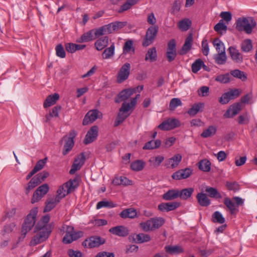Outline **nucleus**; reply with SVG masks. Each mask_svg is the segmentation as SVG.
Masks as SVG:
<instances>
[{"mask_svg": "<svg viewBox=\"0 0 257 257\" xmlns=\"http://www.w3.org/2000/svg\"><path fill=\"white\" fill-rule=\"evenodd\" d=\"M49 221V215H46L38 222L34 230L36 234L30 241V245L35 246L48 238L52 232L51 226L48 223Z\"/></svg>", "mask_w": 257, "mask_h": 257, "instance_id": "1", "label": "nucleus"}, {"mask_svg": "<svg viewBox=\"0 0 257 257\" xmlns=\"http://www.w3.org/2000/svg\"><path fill=\"white\" fill-rule=\"evenodd\" d=\"M60 232L62 234L66 233L63 238V242L65 244L70 243L73 241L77 240L82 234L81 231H74L73 226L66 224H64L62 226L60 229Z\"/></svg>", "mask_w": 257, "mask_h": 257, "instance_id": "2", "label": "nucleus"}, {"mask_svg": "<svg viewBox=\"0 0 257 257\" xmlns=\"http://www.w3.org/2000/svg\"><path fill=\"white\" fill-rule=\"evenodd\" d=\"M236 28L239 31H244L246 34H250L256 26V22L251 17L239 18L236 21Z\"/></svg>", "mask_w": 257, "mask_h": 257, "instance_id": "3", "label": "nucleus"}, {"mask_svg": "<svg viewBox=\"0 0 257 257\" xmlns=\"http://www.w3.org/2000/svg\"><path fill=\"white\" fill-rule=\"evenodd\" d=\"M37 213L38 208L34 207L31 210L30 213L27 215L22 227L21 232L23 237H25L27 232L31 230L34 226L36 221Z\"/></svg>", "mask_w": 257, "mask_h": 257, "instance_id": "4", "label": "nucleus"}, {"mask_svg": "<svg viewBox=\"0 0 257 257\" xmlns=\"http://www.w3.org/2000/svg\"><path fill=\"white\" fill-rule=\"evenodd\" d=\"M130 105L128 104V102H124L122 103L114 123L115 126H117L121 123L131 114L133 108Z\"/></svg>", "mask_w": 257, "mask_h": 257, "instance_id": "5", "label": "nucleus"}, {"mask_svg": "<svg viewBox=\"0 0 257 257\" xmlns=\"http://www.w3.org/2000/svg\"><path fill=\"white\" fill-rule=\"evenodd\" d=\"M158 32V27L156 26L150 27L147 30L142 45L147 47L151 45L155 40Z\"/></svg>", "mask_w": 257, "mask_h": 257, "instance_id": "6", "label": "nucleus"}, {"mask_svg": "<svg viewBox=\"0 0 257 257\" xmlns=\"http://www.w3.org/2000/svg\"><path fill=\"white\" fill-rule=\"evenodd\" d=\"M130 69L131 65L128 63H125L121 66L117 75V83H121L128 78Z\"/></svg>", "mask_w": 257, "mask_h": 257, "instance_id": "7", "label": "nucleus"}, {"mask_svg": "<svg viewBox=\"0 0 257 257\" xmlns=\"http://www.w3.org/2000/svg\"><path fill=\"white\" fill-rule=\"evenodd\" d=\"M49 189V187L47 184H43L39 187L34 193L31 202L35 203L39 201L47 193Z\"/></svg>", "mask_w": 257, "mask_h": 257, "instance_id": "8", "label": "nucleus"}, {"mask_svg": "<svg viewBox=\"0 0 257 257\" xmlns=\"http://www.w3.org/2000/svg\"><path fill=\"white\" fill-rule=\"evenodd\" d=\"M180 125V123L178 119L176 118H169L159 124L158 127L163 131H169Z\"/></svg>", "mask_w": 257, "mask_h": 257, "instance_id": "9", "label": "nucleus"}, {"mask_svg": "<svg viewBox=\"0 0 257 257\" xmlns=\"http://www.w3.org/2000/svg\"><path fill=\"white\" fill-rule=\"evenodd\" d=\"M193 173V170L190 168L182 169L175 172L172 175L174 180H180L189 178Z\"/></svg>", "mask_w": 257, "mask_h": 257, "instance_id": "10", "label": "nucleus"}, {"mask_svg": "<svg viewBox=\"0 0 257 257\" xmlns=\"http://www.w3.org/2000/svg\"><path fill=\"white\" fill-rule=\"evenodd\" d=\"M105 241V239L100 236H91L89 239L85 240L83 245L90 248H93L104 244Z\"/></svg>", "mask_w": 257, "mask_h": 257, "instance_id": "11", "label": "nucleus"}, {"mask_svg": "<svg viewBox=\"0 0 257 257\" xmlns=\"http://www.w3.org/2000/svg\"><path fill=\"white\" fill-rule=\"evenodd\" d=\"M98 126L96 125L92 126L85 136V138L83 141L84 144L87 145L94 141L98 136Z\"/></svg>", "mask_w": 257, "mask_h": 257, "instance_id": "12", "label": "nucleus"}, {"mask_svg": "<svg viewBox=\"0 0 257 257\" xmlns=\"http://www.w3.org/2000/svg\"><path fill=\"white\" fill-rule=\"evenodd\" d=\"M99 115H102V114L98 110L94 109L88 111L83 119V124L86 125L93 122L99 117Z\"/></svg>", "mask_w": 257, "mask_h": 257, "instance_id": "13", "label": "nucleus"}, {"mask_svg": "<svg viewBox=\"0 0 257 257\" xmlns=\"http://www.w3.org/2000/svg\"><path fill=\"white\" fill-rule=\"evenodd\" d=\"M241 103L240 102L235 103L231 105L224 114L225 118L233 117L237 114L242 109Z\"/></svg>", "mask_w": 257, "mask_h": 257, "instance_id": "14", "label": "nucleus"}, {"mask_svg": "<svg viewBox=\"0 0 257 257\" xmlns=\"http://www.w3.org/2000/svg\"><path fill=\"white\" fill-rule=\"evenodd\" d=\"M136 92V89H125L122 90L118 94L117 97L115 99L116 103H119L121 101L127 100L134 93Z\"/></svg>", "mask_w": 257, "mask_h": 257, "instance_id": "15", "label": "nucleus"}, {"mask_svg": "<svg viewBox=\"0 0 257 257\" xmlns=\"http://www.w3.org/2000/svg\"><path fill=\"white\" fill-rule=\"evenodd\" d=\"M180 206V203L178 202H170L162 203L158 205V209L161 211H170L174 210Z\"/></svg>", "mask_w": 257, "mask_h": 257, "instance_id": "16", "label": "nucleus"}, {"mask_svg": "<svg viewBox=\"0 0 257 257\" xmlns=\"http://www.w3.org/2000/svg\"><path fill=\"white\" fill-rule=\"evenodd\" d=\"M182 159L181 155L177 154L166 161L165 166L167 168H175L181 162Z\"/></svg>", "mask_w": 257, "mask_h": 257, "instance_id": "17", "label": "nucleus"}, {"mask_svg": "<svg viewBox=\"0 0 257 257\" xmlns=\"http://www.w3.org/2000/svg\"><path fill=\"white\" fill-rule=\"evenodd\" d=\"M193 42V38L191 34L189 35L186 38L185 43L181 49L179 51V54L180 55L186 54L191 49Z\"/></svg>", "mask_w": 257, "mask_h": 257, "instance_id": "18", "label": "nucleus"}, {"mask_svg": "<svg viewBox=\"0 0 257 257\" xmlns=\"http://www.w3.org/2000/svg\"><path fill=\"white\" fill-rule=\"evenodd\" d=\"M109 231L113 234L122 237L126 236L129 233L128 229L123 226L111 227Z\"/></svg>", "mask_w": 257, "mask_h": 257, "instance_id": "19", "label": "nucleus"}, {"mask_svg": "<svg viewBox=\"0 0 257 257\" xmlns=\"http://www.w3.org/2000/svg\"><path fill=\"white\" fill-rule=\"evenodd\" d=\"M231 59L237 63H240L243 60L242 55L239 51L234 47L231 46L228 49Z\"/></svg>", "mask_w": 257, "mask_h": 257, "instance_id": "20", "label": "nucleus"}, {"mask_svg": "<svg viewBox=\"0 0 257 257\" xmlns=\"http://www.w3.org/2000/svg\"><path fill=\"white\" fill-rule=\"evenodd\" d=\"M120 217L123 219H134L137 217V211L133 208H129L123 210L119 214Z\"/></svg>", "mask_w": 257, "mask_h": 257, "instance_id": "21", "label": "nucleus"}, {"mask_svg": "<svg viewBox=\"0 0 257 257\" xmlns=\"http://www.w3.org/2000/svg\"><path fill=\"white\" fill-rule=\"evenodd\" d=\"M233 200H231L228 197H225L224 199L223 203L226 207L229 210L230 213L232 215L236 214L238 211V208L236 207V205L233 202Z\"/></svg>", "mask_w": 257, "mask_h": 257, "instance_id": "22", "label": "nucleus"}, {"mask_svg": "<svg viewBox=\"0 0 257 257\" xmlns=\"http://www.w3.org/2000/svg\"><path fill=\"white\" fill-rule=\"evenodd\" d=\"M109 38L107 36L101 37L98 39L94 43L95 47L98 51H101L105 48L108 44Z\"/></svg>", "mask_w": 257, "mask_h": 257, "instance_id": "23", "label": "nucleus"}, {"mask_svg": "<svg viewBox=\"0 0 257 257\" xmlns=\"http://www.w3.org/2000/svg\"><path fill=\"white\" fill-rule=\"evenodd\" d=\"M199 205L203 207H207L210 204V200L207 197L206 194L203 193H199L196 196Z\"/></svg>", "mask_w": 257, "mask_h": 257, "instance_id": "24", "label": "nucleus"}, {"mask_svg": "<svg viewBox=\"0 0 257 257\" xmlns=\"http://www.w3.org/2000/svg\"><path fill=\"white\" fill-rule=\"evenodd\" d=\"M179 190L177 189H171L163 194L162 198L165 200H172L179 197Z\"/></svg>", "mask_w": 257, "mask_h": 257, "instance_id": "25", "label": "nucleus"}, {"mask_svg": "<svg viewBox=\"0 0 257 257\" xmlns=\"http://www.w3.org/2000/svg\"><path fill=\"white\" fill-rule=\"evenodd\" d=\"M59 98V95L58 93H54L53 95H49L44 102V107L47 108L54 105Z\"/></svg>", "mask_w": 257, "mask_h": 257, "instance_id": "26", "label": "nucleus"}, {"mask_svg": "<svg viewBox=\"0 0 257 257\" xmlns=\"http://www.w3.org/2000/svg\"><path fill=\"white\" fill-rule=\"evenodd\" d=\"M197 165L199 169L203 172H208L211 170V162L206 159L200 161Z\"/></svg>", "mask_w": 257, "mask_h": 257, "instance_id": "27", "label": "nucleus"}, {"mask_svg": "<svg viewBox=\"0 0 257 257\" xmlns=\"http://www.w3.org/2000/svg\"><path fill=\"white\" fill-rule=\"evenodd\" d=\"M59 197H55L53 198L48 199L46 202V206L44 208L45 212H49L53 209L56 205L60 201Z\"/></svg>", "mask_w": 257, "mask_h": 257, "instance_id": "28", "label": "nucleus"}, {"mask_svg": "<svg viewBox=\"0 0 257 257\" xmlns=\"http://www.w3.org/2000/svg\"><path fill=\"white\" fill-rule=\"evenodd\" d=\"M204 106L203 103H195L188 110V113L191 116H194L199 111H202Z\"/></svg>", "mask_w": 257, "mask_h": 257, "instance_id": "29", "label": "nucleus"}, {"mask_svg": "<svg viewBox=\"0 0 257 257\" xmlns=\"http://www.w3.org/2000/svg\"><path fill=\"white\" fill-rule=\"evenodd\" d=\"M157 53L155 47L149 49L146 54L145 60L150 61V62H154L157 60Z\"/></svg>", "mask_w": 257, "mask_h": 257, "instance_id": "30", "label": "nucleus"}, {"mask_svg": "<svg viewBox=\"0 0 257 257\" xmlns=\"http://www.w3.org/2000/svg\"><path fill=\"white\" fill-rule=\"evenodd\" d=\"M193 191V188L183 189L181 191L179 190V197L183 200H187L191 196Z\"/></svg>", "mask_w": 257, "mask_h": 257, "instance_id": "31", "label": "nucleus"}, {"mask_svg": "<svg viewBox=\"0 0 257 257\" xmlns=\"http://www.w3.org/2000/svg\"><path fill=\"white\" fill-rule=\"evenodd\" d=\"M164 160V157L163 156H158L155 157H151L149 162L150 165L154 168L158 167Z\"/></svg>", "mask_w": 257, "mask_h": 257, "instance_id": "32", "label": "nucleus"}, {"mask_svg": "<svg viewBox=\"0 0 257 257\" xmlns=\"http://www.w3.org/2000/svg\"><path fill=\"white\" fill-rule=\"evenodd\" d=\"M145 166V162L143 160H138L132 162L131 164V168L135 171L142 170Z\"/></svg>", "mask_w": 257, "mask_h": 257, "instance_id": "33", "label": "nucleus"}, {"mask_svg": "<svg viewBox=\"0 0 257 257\" xmlns=\"http://www.w3.org/2000/svg\"><path fill=\"white\" fill-rule=\"evenodd\" d=\"M114 43H112L109 48H107L104 50L102 54V58L105 59H108L111 58L114 55Z\"/></svg>", "mask_w": 257, "mask_h": 257, "instance_id": "34", "label": "nucleus"}, {"mask_svg": "<svg viewBox=\"0 0 257 257\" xmlns=\"http://www.w3.org/2000/svg\"><path fill=\"white\" fill-rule=\"evenodd\" d=\"M151 220L154 230L159 229L165 223V219L162 217H153Z\"/></svg>", "mask_w": 257, "mask_h": 257, "instance_id": "35", "label": "nucleus"}, {"mask_svg": "<svg viewBox=\"0 0 257 257\" xmlns=\"http://www.w3.org/2000/svg\"><path fill=\"white\" fill-rule=\"evenodd\" d=\"M41 183V181H40L39 179L37 177V176H35L30 180L28 184V186L26 189V192L27 194L29 193L31 190L34 188L37 185Z\"/></svg>", "mask_w": 257, "mask_h": 257, "instance_id": "36", "label": "nucleus"}, {"mask_svg": "<svg viewBox=\"0 0 257 257\" xmlns=\"http://www.w3.org/2000/svg\"><path fill=\"white\" fill-rule=\"evenodd\" d=\"M93 30L89 31L85 33H84L79 40H77L78 42H87L92 40L95 39L94 36L92 35Z\"/></svg>", "mask_w": 257, "mask_h": 257, "instance_id": "37", "label": "nucleus"}, {"mask_svg": "<svg viewBox=\"0 0 257 257\" xmlns=\"http://www.w3.org/2000/svg\"><path fill=\"white\" fill-rule=\"evenodd\" d=\"M216 132V128L213 125H210L201 133V136L205 138L210 137L214 135Z\"/></svg>", "mask_w": 257, "mask_h": 257, "instance_id": "38", "label": "nucleus"}, {"mask_svg": "<svg viewBox=\"0 0 257 257\" xmlns=\"http://www.w3.org/2000/svg\"><path fill=\"white\" fill-rule=\"evenodd\" d=\"M139 225L140 228L145 232L154 231L151 219L146 221L141 222Z\"/></svg>", "mask_w": 257, "mask_h": 257, "instance_id": "39", "label": "nucleus"}, {"mask_svg": "<svg viewBox=\"0 0 257 257\" xmlns=\"http://www.w3.org/2000/svg\"><path fill=\"white\" fill-rule=\"evenodd\" d=\"M205 191L208 193L209 196L211 198H221L222 197L220 193L214 188L207 187Z\"/></svg>", "mask_w": 257, "mask_h": 257, "instance_id": "40", "label": "nucleus"}, {"mask_svg": "<svg viewBox=\"0 0 257 257\" xmlns=\"http://www.w3.org/2000/svg\"><path fill=\"white\" fill-rule=\"evenodd\" d=\"M151 237L149 234L143 233L137 234L135 238L136 242L139 243L148 242L151 240Z\"/></svg>", "mask_w": 257, "mask_h": 257, "instance_id": "41", "label": "nucleus"}, {"mask_svg": "<svg viewBox=\"0 0 257 257\" xmlns=\"http://www.w3.org/2000/svg\"><path fill=\"white\" fill-rule=\"evenodd\" d=\"M165 250L171 254L180 253L183 251L182 247L179 245L166 246Z\"/></svg>", "mask_w": 257, "mask_h": 257, "instance_id": "42", "label": "nucleus"}, {"mask_svg": "<svg viewBox=\"0 0 257 257\" xmlns=\"http://www.w3.org/2000/svg\"><path fill=\"white\" fill-rule=\"evenodd\" d=\"M230 74L233 77L240 79L244 81L246 80L247 77L244 72L238 69L233 70L230 71Z\"/></svg>", "mask_w": 257, "mask_h": 257, "instance_id": "43", "label": "nucleus"}, {"mask_svg": "<svg viewBox=\"0 0 257 257\" xmlns=\"http://www.w3.org/2000/svg\"><path fill=\"white\" fill-rule=\"evenodd\" d=\"M68 189L66 188V185L65 184H63L61 186L57 191V195L56 197H59L60 200H61L63 198L65 197L66 195L69 194L67 191Z\"/></svg>", "mask_w": 257, "mask_h": 257, "instance_id": "44", "label": "nucleus"}, {"mask_svg": "<svg viewBox=\"0 0 257 257\" xmlns=\"http://www.w3.org/2000/svg\"><path fill=\"white\" fill-rule=\"evenodd\" d=\"M202 66H204V68L206 67L204 64L203 61L200 59H197L192 64L191 68L192 72L195 73H197L198 71L200 70Z\"/></svg>", "mask_w": 257, "mask_h": 257, "instance_id": "45", "label": "nucleus"}, {"mask_svg": "<svg viewBox=\"0 0 257 257\" xmlns=\"http://www.w3.org/2000/svg\"><path fill=\"white\" fill-rule=\"evenodd\" d=\"M213 44L214 46L215 47L218 53H222L223 52L225 53L224 44L218 38H215L214 40Z\"/></svg>", "mask_w": 257, "mask_h": 257, "instance_id": "46", "label": "nucleus"}, {"mask_svg": "<svg viewBox=\"0 0 257 257\" xmlns=\"http://www.w3.org/2000/svg\"><path fill=\"white\" fill-rule=\"evenodd\" d=\"M65 142L63 152L64 155H66L72 149L74 144V141L71 139H66Z\"/></svg>", "mask_w": 257, "mask_h": 257, "instance_id": "47", "label": "nucleus"}, {"mask_svg": "<svg viewBox=\"0 0 257 257\" xmlns=\"http://www.w3.org/2000/svg\"><path fill=\"white\" fill-rule=\"evenodd\" d=\"M139 1V0H127L125 3H124L122 6H121V8L118 11V12L121 13L123 11L128 10L133 6L137 4Z\"/></svg>", "mask_w": 257, "mask_h": 257, "instance_id": "48", "label": "nucleus"}, {"mask_svg": "<svg viewBox=\"0 0 257 257\" xmlns=\"http://www.w3.org/2000/svg\"><path fill=\"white\" fill-rule=\"evenodd\" d=\"M212 220L214 222L222 224L225 222V219L221 213L219 211H215L212 216Z\"/></svg>", "mask_w": 257, "mask_h": 257, "instance_id": "49", "label": "nucleus"}, {"mask_svg": "<svg viewBox=\"0 0 257 257\" xmlns=\"http://www.w3.org/2000/svg\"><path fill=\"white\" fill-rule=\"evenodd\" d=\"M191 25V22L189 19L181 21L178 24L179 28L183 31L188 30Z\"/></svg>", "mask_w": 257, "mask_h": 257, "instance_id": "50", "label": "nucleus"}, {"mask_svg": "<svg viewBox=\"0 0 257 257\" xmlns=\"http://www.w3.org/2000/svg\"><path fill=\"white\" fill-rule=\"evenodd\" d=\"M226 54L223 52L218 53L214 57L216 63L219 65L225 64L226 61Z\"/></svg>", "mask_w": 257, "mask_h": 257, "instance_id": "51", "label": "nucleus"}, {"mask_svg": "<svg viewBox=\"0 0 257 257\" xmlns=\"http://www.w3.org/2000/svg\"><path fill=\"white\" fill-rule=\"evenodd\" d=\"M64 184L66 185V188H67V191L69 193L73 191L78 186L77 180L75 179L73 180H70L66 183H64Z\"/></svg>", "mask_w": 257, "mask_h": 257, "instance_id": "52", "label": "nucleus"}, {"mask_svg": "<svg viewBox=\"0 0 257 257\" xmlns=\"http://www.w3.org/2000/svg\"><path fill=\"white\" fill-rule=\"evenodd\" d=\"M115 206V205L111 201L103 200L99 201L96 205V208L99 209L102 207L106 208H113Z\"/></svg>", "mask_w": 257, "mask_h": 257, "instance_id": "53", "label": "nucleus"}, {"mask_svg": "<svg viewBox=\"0 0 257 257\" xmlns=\"http://www.w3.org/2000/svg\"><path fill=\"white\" fill-rule=\"evenodd\" d=\"M182 104V102L179 98H172L170 102L169 109L170 110L173 111L176 109L177 107L181 106Z\"/></svg>", "mask_w": 257, "mask_h": 257, "instance_id": "54", "label": "nucleus"}, {"mask_svg": "<svg viewBox=\"0 0 257 257\" xmlns=\"http://www.w3.org/2000/svg\"><path fill=\"white\" fill-rule=\"evenodd\" d=\"M56 55L61 58H64L66 56V53L63 46L62 44L57 45L55 48Z\"/></svg>", "mask_w": 257, "mask_h": 257, "instance_id": "55", "label": "nucleus"}, {"mask_svg": "<svg viewBox=\"0 0 257 257\" xmlns=\"http://www.w3.org/2000/svg\"><path fill=\"white\" fill-rule=\"evenodd\" d=\"M241 50L245 52H248L252 49V43L250 40H245L241 44Z\"/></svg>", "mask_w": 257, "mask_h": 257, "instance_id": "56", "label": "nucleus"}, {"mask_svg": "<svg viewBox=\"0 0 257 257\" xmlns=\"http://www.w3.org/2000/svg\"><path fill=\"white\" fill-rule=\"evenodd\" d=\"M227 29V26L224 23L223 20H220L219 22L214 26V30L220 33V31L223 30L225 32Z\"/></svg>", "mask_w": 257, "mask_h": 257, "instance_id": "57", "label": "nucleus"}, {"mask_svg": "<svg viewBox=\"0 0 257 257\" xmlns=\"http://www.w3.org/2000/svg\"><path fill=\"white\" fill-rule=\"evenodd\" d=\"M133 43L132 40H127L125 43L123 47V53H128L132 50L134 52L135 49L133 47Z\"/></svg>", "mask_w": 257, "mask_h": 257, "instance_id": "58", "label": "nucleus"}, {"mask_svg": "<svg viewBox=\"0 0 257 257\" xmlns=\"http://www.w3.org/2000/svg\"><path fill=\"white\" fill-rule=\"evenodd\" d=\"M215 80L222 83H228L230 81L229 74L226 73L225 74L218 75L216 77Z\"/></svg>", "mask_w": 257, "mask_h": 257, "instance_id": "59", "label": "nucleus"}, {"mask_svg": "<svg viewBox=\"0 0 257 257\" xmlns=\"http://www.w3.org/2000/svg\"><path fill=\"white\" fill-rule=\"evenodd\" d=\"M47 159V158H46L38 161L36 165L35 166L34 168H33V170H34L35 172L37 173V172L43 169L46 163Z\"/></svg>", "mask_w": 257, "mask_h": 257, "instance_id": "60", "label": "nucleus"}, {"mask_svg": "<svg viewBox=\"0 0 257 257\" xmlns=\"http://www.w3.org/2000/svg\"><path fill=\"white\" fill-rule=\"evenodd\" d=\"M230 100H231L228 92L223 93L219 99V102L222 104L227 103Z\"/></svg>", "mask_w": 257, "mask_h": 257, "instance_id": "61", "label": "nucleus"}, {"mask_svg": "<svg viewBox=\"0 0 257 257\" xmlns=\"http://www.w3.org/2000/svg\"><path fill=\"white\" fill-rule=\"evenodd\" d=\"M209 88L208 86H202L198 90V94L199 96L205 97L209 95Z\"/></svg>", "mask_w": 257, "mask_h": 257, "instance_id": "62", "label": "nucleus"}, {"mask_svg": "<svg viewBox=\"0 0 257 257\" xmlns=\"http://www.w3.org/2000/svg\"><path fill=\"white\" fill-rule=\"evenodd\" d=\"M93 30L94 34V38H95V39L106 34L103 26L98 28V29Z\"/></svg>", "mask_w": 257, "mask_h": 257, "instance_id": "63", "label": "nucleus"}, {"mask_svg": "<svg viewBox=\"0 0 257 257\" xmlns=\"http://www.w3.org/2000/svg\"><path fill=\"white\" fill-rule=\"evenodd\" d=\"M114 32L117 31L126 25L125 22H115L112 23Z\"/></svg>", "mask_w": 257, "mask_h": 257, "instance_id": "64", "label": "nucleus"}]
</instances>
